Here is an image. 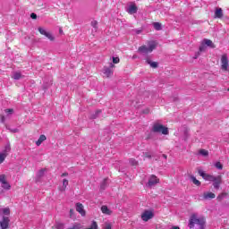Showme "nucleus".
<instances>
[{"label": "nucleus", "instance_id": "obj_1", "mask_svg": "<svg viewBox=\"0 0 229 229\" xmlns=\"http://www.w3.org/2000/svg\"><path fill=\"white\" fill-rule=\"evenodd\" d=\"M205 217L200 216L198 218L196 214H193L190 217L189 228H194V225H198L199 229H205Z\"/></svg>", "mask_w": 229, "mask_h": 229}, {"label": "nucleus", "instance_id": "obj_2", "mask_svg": "<svg viewBox=\"0 0 229 229\" xmlns=\"http://www.w3.org/2000/svg\"><path fill=\"white\" fill-rule=\"evenodd\" d=\"M157 48V43L155 41L148 42V46H141L139 47L138 51L143 55H148V53H153V50Z\"/></svg>", "mask_w": 229, "mask_h": 229}, {"label": "nucleus", "instance_id": "obj_3", "mask_svg": "<svg viewBox=\"0 0 229 229\" xmlns=\"http://www.w3.org/2000/svg\"><path fill=\"white\" fill-rule=\"evenodd\" d=\"M152 131L154 133H162L163 135H169V129H167L166 127L158 123H155L153 124Z\"/></svg>", "mask_w": 229, "mask_h": 229}, {"label": "nucleus", "instance_id": "obj_4", "mask_svg": "<svg viewBox=\"0 0 229 229\" xmlns=\"http://www.w3.org/2000/svg\"><path fill=\"white\" fill-rule=\"evenodd\" d=\"M10 151H12V148L10 147V143H7L4 147V149L0 153V164L4 162Z\"/></svg>", "mask_w": 229, "mask_h": 229}, {"label": "nucleus", "instance_id": "obj_5", "mask_svg": "<svg viewBox=\"0 0 229 229\" xmlns=\"http://www.w3.org/2000/svg\"><path fill=\"white\" fill-rule=\"evenodd\" d=\"M228 67H229V64H228V55L224 54L222 55V57H221V69H222V71L227 72L228 71Z\"/></svg>", "mask_w": 229, "mask_h": 229}, {"label": "nucleus", "instance_id": "obj_6", "mask_svg": "<svg viewBox=\"0 0 229 229\" xmlns=\"http://www.w3.org/2000/svg\"><path fill=\"white\" fill-rule=\"evenodd\" d=\"M199 176H201L203 178V180H206L207 182H213L214 180H216V176L214 175H210L207 173H205L203 170L199 169L198 171Z\"/></svg>", "mask_w": 229, "mask_h": 229}, {"label": "nucleus", "instance_id": "obj_7", "mask_svg": "<svg viewBox=\"0 0 229 229\" xmlns=\"http://www.w3.org/2000/svg\"><path fill=\"white\" fill-rule=\"evenodd\" d=\"M159 182H160V179H158V177H157V175L152 174L148 179L147 186L155 187V185H157V183H159Z\"/></svg>", "mask_w": 229, "mask_h": 229}, {"label": "nucleus", "instance_id": "obj_8", "mask_svg": "<svg viewBox=\"0 0 229 229\" xmlns=\"http://www.w3.org/2000/svg\"><path fill=\"white\" fill-rule=\"evenodd\" d=\"M38 30L39 31L40 35H44L45 37H47V38L48 40H51L53 42V40H55V38L53 36V34H51L50 32L47 31L44 28L39 27L38 29Z\"/></svg>", "mask_w": 229, "mask_h": 229}, {"label": "nucleus", "instance_id": "obj_9", "mask_svg": "<svg viewBox=\"0 0 229 229\" xmlns=\"http://www.w3.org/2000/svg\"><path fill=\"white\" fill-rule=\"evenodd\" d=\"M8 226H10V217L3 216L2 220L0 221V228L8 229Z\"/></svg>", "mask_w": 229, "mask_h": 229}, {"label": "nucleus", "instance_id": "obj_10", "mask_svg": "<svg viewBox=\"0 0 229 229\" xmlns=\"http://www.w3.org/2000/svg\"><path fill=\"white\" fill-rule=\"evenodd\" d=\"M153 211L146 210L142 215H141V219L145 222L149 221V219H153Z\"/></svg>", "mask_w": 229, "mask_h": 229}, {"label": "nucleus", "instance_id": "obj_11", "mask_svg": "<svg viewBox=\"0 0 229 229\" xmlns=\"http://www.w3.org/2000/svg\"><path fill=\"white\" fill-rule=\"evenodd\" d=\"M114 67H115L114 64H110V67H104V74L106 76V78H110V76L114 74V70H112Z\"/></svg>", "mask_w": 229, "mask_h": 229}, {"label": "nucleus", "instance_id": "obj_12", "mask_svg": "<svg viewBox=\"0 0 229 229\" xmlns=\"http://www.w3.org/2000/svg\"><path fill=\"white\" fill-rule=\"evenodd\" d=\"M139 8H137V5L135 4H131L126 8L127 13H130V15H133V13H137V11Z\"/></svg>", "mask_w": 229, "mask_h": 229}, {"label": "nucleus", "instance_id": "obj_13", "mask_svg": "<svg viewBox=\"0 0 229 229\" xmlns=\"http://www.w3.org/2000/svg\"><path fill=\"white\" fill-rule=\"evenodd\" d=\"M213 182V187L214 189H219V187L221 186V182H222V177L221 175L216 176Z\"/></svg>", "mask_w": 229, "mask_h": 229}, {"label": "nucleus", "instance_id": "obj_14", "mask_svg": "<svg viewBox=\"0 0 229 229\" xmlns=\"http://www.w3.org/2000/svg\"><path fill=\"white\" fill-rule=\"evenodd\" d=\"M206 49H207V45H205V43L202 41L201 45L199 48V51L195 54L194 58H198V56H199L201 55V53H203V51H206Z\"/></svg>", "mask_w": 229, "mask_h": 229}, {"label": "nucleus", "instance_id": "obj_15", "mask_svg": "<svg viewBox=\"0 0 229 229\" xmlns=\"http://www.w3.org/2000/svg\"><path fill=\"white\" fill-rule=\"evenodd\" d=\"M202 42H204L206 47H211V49H216V45L214 44V42H212V40L205 38L202 40Z\"/></svg>", "mask_w": 229, "mask_h": 229}, {"label": "nucleus", "instance_id": "obj_16", "mask_svg": "<svg viewBox=\"0 0 229 229\" xmlns=\"http://www.w3.org/2000/svg\"><path fill=\"white\" fill-rule=\"evenodd\" d=\"M145 60L146 64H148V65H150L152 69H157L158 67V63L151 61L149 57H147Z\"/></svg>", "mask_w": 229, "mask_h": 229}, {"label": "nucleus", "instance_id": "obj_17", "mask_svg": "<svg viewBox=\"0 0 229 229\" xmlns=\"http://www.w3.org/2000/svg\"><path fill=\"white\" fill-rule=\"evenodd\" d=\"M76 210L79 212L80 215L85 216V209H83V204L77 203L76 204Z\"/></svg>", "mask_w": 229, "mask_h": 229}, {"label": "nucleus", "instance_id": "obj_18", "mask_svg": "<svg viewBox=\"0 0 229 229\" xmlns=\"http://www.w3.org/2000/svg\"><path fill=\"white\" fill-rule=\"evenodd\" d=\"M215 18L216 19H223V9L216 8L215 11Z\"/></svg>", "mask_w": 229, "mask_h": 229}, {"label": "nucleus", "instance_id": "obj_19", "mask_svg": "<svg viewBox=\"0 0 229 229\" xmlns=\"http://www.w3.org/2000/svg\"><path fill=\"white\" fill-rule=\"evenodd\" d=\"M203 198L204 199H214V198H216V194L213 192H204Z\"/></svg>", "mask_w": 229, "mask_h": 229}, {"label": "nucleus", "instance_id": "obj_20", "mask_svg": "<svg viewBox=\"0 0 229 229\" xmlns=\"http://www.w3.org/2000/svg\"><path fill=\"white\" fill-rule=\"evenodd\" d=\"M106 187H108V178L104 179L100 184V189L102 191H105V189H106Z\"/></svg>", "mask_w": 229, "mask_h": 229}, {"label": "nucleus", "instance_id": "obj_21", "mask_svg": "<svg viewBox=\"0 0 229 229\" xmlns=\"http://www.w3.org/2000/svg\"><path fill=\"white\" fill-rule=\"evenodd\" d=\"M12 78L13 80H22V78H24V76H22V74L19 72H16L13 74Z\"/></svg>", "mask_w": 229, "mask_h": 229}, {"label": "nucleus", "instance_id": "obj_22", "mask_svg": "<svg viewBox=\"0 0 229 229\" xmlns=\"http://www.w3.org/2000/svg\"><path fill=\"white\" fill-rule=\"evenodd\" d=\"M47 139V138L46 137V135H40L38 140L36 141V145L40 146V144H42V142H44V140H46Z\"/></svg>", "mask_w": 229, "mask_h": 229}, {"label": "nucleus", "instance_id": "obj_23", "mask_svg": "<svg viewBox=\"0 0 229 229\" xmlns=\"http://www.w3.org/2000/svg\"><path fill=\"white\" fill-rule=\"evenodd\" d=\"M101 211L103 214H106V216H110V214H112V211L110 209H108V207H106V206H102Z\"/></svg>", "mask_w": 229, "mask_h": 229}, {"label": "nucleus", "instance_id": "obj_24", "mask_svg": "<svg viewBox=\"0 0 229 229\" xmlns=\"http://www.w3.org/2000/svg\"><path fill=\"white\" fill-rule=\"evenodd\" d=\"M190 178H191L192 183H194V185H197V187H199V185H201V182H199L198 179H196L194 177V175H191Z\"/></svg>", "mask_w": 229, "mask_h": 229}, {"label": "nucleus", "instance_id": "obj_25", "mask_svg": "<svg viewBox=\"0 0 229 229\" xmlns=\"http://www.w3.org/2000/svg\"><path fill=\"white\" fill-rule=\"evenodd\" d=\"M2 189H4V191H10V189H12V186L10 185V183H8V182H6L2 184Z\"/></svg>", "mask_w": 229, "mask_h": 229}, {"label": "nucleus", "instance_id": "obj_26", "mask_svg": "<svg viewBox=\"0 0 229 229\" xmlns=\"http://www.w3.org/2000/svg\"><path fill=\"white\" fill-rule=\"evenodd\" d=\"M153 26L157 31H160V30H162V24H160V22H154Z\"/></svg>", "mask_w": 229, "mask_h": 229}, {"label": "nucleus", "instance_id": "obj_27", "mask_svg": "<svg viewBox=\"0 0 229 229\" xmlns=\"http://www.w3.org/2000/svg\"><path fill=\"white\" fill-rule=\"evenodd\" d=\"M67 185H69V181L67 179H64L63 180V188L61 189V191H65V189H67Z\"/></svg>", "mask_w": 229, "mask_h": 229}, {"label": "nucleus", "instance_id": "obj_28", "mask_svg": "<svg viewBox=\"0 0 229 229\" xmlns=\"http://www.w3.org/2000/svg\"><path fill=\"white\" fill-rule=\"evenodd\" d=\"M101 110H97L95 114L90 115V119H98V115L100 114Z\"/></svg>", "mask_w": 229, "mask_h": 229}, {"label": "nucleus", "instance_id": "obj_29", "mask_svg": "<svg viewBox=\"0 0 229 229\" xmlns=\"http://www.w3.org/2000/svg\"><path fill=\"white\" fill-rule=\"evenodd\" d=\"M2 212L4 214V216H10V208H4L2 209Z\"/></svg>", "mask_w": 229, "mask_h": 229}, {"label": "nucleus", "instance_id": "obj_30", "mask_svg": "<svg viewBox=\"0 0 229 229\" xmlns=\"http://www.w3.org/2000/svg\"><path fill=\"white\" fill-rule=\"evenodd\" d=\"M129 164H130L131 165H133V166L139 165V161H137V160H135V159H133V158H131V159L129 160Z\"/></svg>", "mask_w": 229, "mask_h": 229}, {"label": "nucleus", "instance_id": "obj_31", "mask_svg": "<svg viewBox=\"0 0 229 229\" xmlns=\"http://www.w3.org/2000/svg\"><path fill=\"white\" fill-rule=\"evenodd\" d=\"M199 155H202V157H208V150L202 148L199 150Z\"/></svg>", "mask_w": 229, "mask_h": 229}, {"label": "nucleus", "instance_id": "obj_32", "mask_svg": "<svg viewBox=\"0 0 229 229\" xmlns=\"http://www.w3.org/2000/svg\"><path fill=\"white\" fill-rule=\"evenodd\" d=\"M46 173V169H41L38 172L37 176L38 178H42L44 176V174Z\"/></svg>", "mask_w": 229, "mask_h": 229}, {"label": "nucleus", "instance_id": "obj_33", "mask_svg": "<svg viewBox=\"0 0 229 229\" xmlns=\"http://www.w3.org/2000/svg\"><path fill=\"white\" fill-rule=\"evenodd\" d=\"M6 175H4V174H1L0 175V183H2V185H3V183H6Z\"/></svg>", "mask_w": 229, "mask_h": 229}, {"label": "nucleus", "instance_id": "obj_34", "mask_svg": "<svg viewBox=\"0 0 229 229\" xmlns=\"http://www.w3.org/2000/svg\"><path fill=\"white\" fill-rule=\"evenodd\" d=\"M215 167H216V169H223V165L221 164V162H216L215 165Z\"/></svg>", "mask_w": 229, "mask_h": 229}, {"label": "nucleus", "instance_id": "obj_35", "mask_svg": "<svg viewBox=\"0 0 229 229\" xmlns=\"http://www.w3.org/2000/svg\"><path fill=\"white\" fill-rule=\"evenodd\" d=\"M4 112L5 114H8V115H12V114H13V109H5Z\"/></svg>", "mask_w": 229, "mask_h": 229}, {"label": "nucleus", "instance_id": "obj_36", "mask_svg": "<svg viewBox=\"0 0 229 229\" xmlns=\"http://www.w3.org/2000/svg\"><path fill=\"white\" fill-rule=\"evenodd\" d=\"M225 196H226V193H222V194L218 195L217 199L219 201H221V199H223Z\"/></svg>", "mask_w": 229, "mask_h": 229}, {"label": "nucleus", "instance_id": "obj_37", "mask_svg": "<svg viewBox=\"0 0 229 229\" xmlns=\"http://www.w3.org/2000/svg\"><path fill=\"white\" fill-rule=\"evenodd\" d=\"M91 26H92V28L97 29L98 28V21H91Z\"/></svg>", "mask_w": 229, "mask_h": 229}, {"label": "nucleus", "instance_id": "obj_38", "mask_svg": "<svg viewBox=\"0 0 229 229\" xmlns=\"http://www.w3.org/2000/svg\"><path fill=\"white\" fill-rule=\"evenodd\" d=\"M120 59L119 57H113V64H119Z\"/></svg>", "mask_w": 229, "mask_h": 229}, {"label": "nucleus", "instance_id": "obj_39", "mask_svg": "<svg viewBox=\"0 0 229 229\" xmlns=\"http://www.w3.org/2000/svg\"><path fill=\"white\" fill-rule=\"evenodd\" d=\"M104 229H112V225H110V224H106Z\"/></svg>", "mask_w": 229, "mask_h": 229}, {"label": "nucleus", "instance_id": "obj_40", "mask_svg": "<svg viewBox=\"0 0 229 229\" xmlns=\"http://www.w3.org/2000/svg\"><path fill=\"white\" fill-rule=\"evenodd\" d=\"M144 157L145 158H151V155H149V153H144Z\"/></svg>", "mask_w": 229, "mask_h": 229}, {"label": "nucleus", "instance_id": "obj_41", "mask_svg": "<svg viewBox=\"0 0 229 229\" xmlns=\"http://www.w3.org/2000/svg\"><path fill=\"white\" fill-rule=\"evenodd\" d=\"M30 17H31V19H37V14L35 13H32L31 14H30Z\"/></svg>", "mask_w": 229, "mask_h": 229}, {"label": "nucleus", "instance_id": "obj_42", "mask_svg": "<svg viewBox=\"0 0 229 229\" xmlns=\"http://www.w3.org/2000/svg\"><path fill=\"white\" fill-rule=\"evenodd\" d=\"M72 214H74V209H70V216L72 217Z\"/></svg>", "mask_w": 229, "mask_h": 229}, {"label": "nucleus", "instance_id": "obj_43", "mask_svg": "<svg viewBox=\"0 0 229 229\" xmlns=\"http://www.w3.org/2000/svg\"><path fill=\"white\" fill-rule=\"evenodd\" d=\"M4 121H5L4 115H2V117H1V122H2V123H4Z\"/></svg>", "mask_w": 229, "mask_h": 229}, {"label": "nucleus", "instance_id": "obj_44", "mask_svg": "<svg viewBox=\"0 0 229 229\" xmlns=\"http://www.w3.org/2000/svg\"><path fill=\"white\" fill-rule=\"evenodd\" d=\"M61 176H62V177H64V176H69V174H68V173H64V174H62Z\"/></svg>", "mask_w": 229, "mask_h": 229}, {"label": "nucleus", "instance_id": "obj_45", "mask_svg": "<svg viewBox=\"0 0 229 229\" xmlns=\"http://www.w3.org/2000/svg\"><path fill=\"white\" fill-rule=\"evenodd\" d=\"M143 114H149V109H146L143 111Z\"/></svg>", "mask_w": 229, "mask_h": 229}, {"label": "nucleus", "instance_id": "obj_46", "mask_svg": "<svg viewBox=\"0 0 229 229\" xmlns=\"http://www.w3.org/2000/svg\"><path fill=\"white\" fill-rule=\"evenodd\" d=\"M12 131H13V133H17V131H19V129L12 130Z\"/></svg>", "mask_w": 229, "mask_h": 229}, {"label": "nucleus", "instance_id": "obj_47", "mask_svg": "<svg viewBox=\"0 0 229 229\" xmlns=\"http://www.w3.org/2000/svg\"><path fill=\"white\" fill-rule=\"evenodd\" d=\"M171 229H180V228L178 226H176V225H174V226H172Z\"/></svg>", "mask_w": 229, "mask_h": 229}, {"label": "nucleus", "instance_id": "obj_48", "mask_svg": "<svg viewBox=\"0 0 229 229\" xmlns=\"http://www.w3.org/2000/svg\"><path fill=\"white\" fill-rule=\"evenodd\" d=\"M162 157H163V158H165V159H167V155H165V154H163V155H162Z\"/></svg>", "mask_w": 229, "mask_h": 229}, {"label": "nucleus", "instance_id": "obj_49", "mask_svg": "<svg viewBox=\"0 0 229 229\" xmlns=\"http://www.w3.org/2000/svg\"><path fill=\"white\" fill-rule=\"evenodd\" d=\"M142 30H137L136 33L139 35L140 33H141Z\"/></svg>", "mask_w": 229, "mask_h": 229}, {"label": "nucleus", "instance_id": "obj_50", "mask_svg": "<svg viewBox=\"0 0 229 229\" xmlns=\"http://www.w3.org/2000/svg\"><path fill=\"white\" fill-rule=\"evenodd\" d=\"M133 58H137V55H133Z\"/></svg>", "mask_w": 229, "mask_h": 229}, {"label": "nucleus", "instance_id": "obj_51", "mask_svg": "<svg viewBox=\"0 0 229 229\" xmlns=\"http://www.w3.org/2000/svg\"><path fill=\"white\" fill-rule=\"evenodd\" d=\"M228 92H229V89H228Z\"/></svg>", "mask_w": 229, "mask_h": 229}]
</instances>
